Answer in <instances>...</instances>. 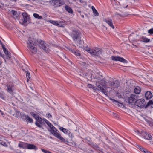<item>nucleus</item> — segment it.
<instances>
[{
	"label": "nucleus",
	"instance_id": "f257e3e1",
	"mask_svg": "<svg viewBox=\"0 0 153 153\" xmlns=\"http://www.w3.org/2000/svg\"><path fill=\"white\" fill-rule=\"evenodd\" d=\"M102 79L97 78V81L96 82V85L97 87L99 88L98 90L101 91L105 94L106 92L105 89L108 88H110L114 89V88H117L119 85V82L118 80H115L113 81H109L108 84L106 85L105 80Z\"/></svg>",
	"mask_w": 153,
	"mask_h": 153
},
{
	"label": "nucleus",
	"instance_id": "f03ea898",
	"mask_svg": "<svg viewBox=\"0 0 153 153\" xmlns=\"http://www.w3.org/2000/svg\"><path fill=\"white\" fill-rule=\"evenodd\" d=\"M80 33L76 30H74L70 33V36L73 41L76 44H80L82 42L80 36Z\"/></svg>",
	"mask_w": 153,
	"mask_h": 153
},
{
	"label": "nucleus",
	"instance_id": "7ed1b4c3",
	"mask_svg": "<svg viewBox=\"0 0 153 153\" xmlns=\"http://www.w3.org/2000/svg\"><path fill=\"white\" fill-rule=\"evenodd\" d=\"M27 44V47L29 51H30L32 53V54L30 53V54H35L37 52V49L36 47L33 46L34 44L33 43V40L30 37L29 38Z\"/></svg>",
	"mask_w": 153,
	"mask_h": 153
},
{
	"label": "nucleus",
	"instance_id": "20e7f679",
	"mask_svg": "<svg viewBox=\"0 0 153 153\" xmlns=\"http://www.w3.org/2000/svg\"><path fill=\"white\" fill-rule=\"evenodd\" d=\"M48 2L55 8L60 7L65 4L63 0H50Z\"/></svg>",
	"mask_w": 153,
	"mask_h": 153
},
{
	"label": "nucleus",
	"instance_id": "39448f33",
	"mask_svg": "<svg viewBox=\"0 0 153 153\" xmlns=\"http://www.w3.org/2000/svg\"><path fill=\"white\" fill-rule=\"evenodd\" d=\"M85 51L92 55H95L98 56L101 54L102 52L100 49L97 48L91 50L90 48H86L85 49Z\"/></svg>",
	"mask_w": 153,
	"mask_h": 153
},
{
	"label": "nucleus",
	"instance_id": "423d86ee",
	"mask_svg": "<svg viewBox=\"0 0 153 153\" xmlns=\"http://www.w3.org/2000/svg\"><path fill=\"white\" fill-rule=\"evenodd\" d=\"M37 41L39 44V46L40 48L43 49L47 53L49 52L50 50L48 45L45 43L43 41L40 39L38 40Z\"/></svg>",
	"mask_w": 153,
	"mask_h": 153
},
{
	"label": "nucleus",
	"instance_id": "0eeeda50",
	"mask_svg": "<svg viewBox=\"0 0 153 153\" xmlns=\"http://www.w3.org/2000/svg\"><path fill=\"white\" fill-rule=\"evenodd\" d=\"M23 16V18L20 19V22L22 24H24L27 22H29L30 17L28 14L25 12H23L22 13Z\"/></svg>",
	"mask_w": 153,
	"mask_h": 153
},
{
	"label": "nucleus",
	"instance_id": "6e6552de",
	"mask_svg": "<svg viewBox=\"0 0 153 153\" xmlns=\"http://www.w3.org/2000/svg\"><path fill=\"white\" fill-rule=\"evenodd\" d=\"M135 104L137 105L138 107L142 108L145 105V102L144 99H137L135 102Z\"/></svg>",
	"mask_w": 153,
	"mask_h": 153
},
{
	"label": "nucleus",
	"instance_id": "1a4fd4ad",
	"mask_svg": "<svg viewBox=\"0 0 153 153\" xmlns=\"http://www.w3.org/2000/svg\"><path fill=\"white\" fill-rule=\"evenodd\" d=\"M138 98V96L135 94H131L130 97H129L128 101L129 103H132L134 101L135 102Z\"/></svg>",
	"mask_w": 153,
	"mask_h": 153
},
{
	"label": "nucleus",
	"instance_id": "9d476101",
	"mask_svg": "<svg viewBox=\"0 0 153 153\" xmlns=\"http://www.w3.org/2000/svg\"><path fill=\"white\" fill-rule=\"evenodd\" d=\"M111 59L114 61H119L124 63H127V61L122 57L119 56H112Z\"/></svg>",
	"mask_w": 153,
	"mask_h": 153
},
{
	"label": "nucleus",
	"instance_id": "9b49d317",
	"mask_svg": "<svg viewBox=\"0 0 153 153\" xmlns=\"http://www.w3.org/2000/svg\"><path fill=\"white\" fill-rule=\"evenodd\" d=\"M48 130L56 137H57V136L58 135V134H59L57 132L58 131L53 126L52 127L50 128Z\"/></svg>",
	"mask_w": 153,
	"mask_h": 153
},
{
	"label": "nucleus",
	"instance_id": "f8f14e48",
	"mask_svg": "<svg viewBox=\"0 0 153 153\" xmlns=\"http://www.w3.org/2000/svg\"><path fill=\"white\" fill-rule=\"evenodd\" d=\"M141 135L143 136L145 139L150 140L152 139V137L151 135L148 134L145 131H142L141 132Z\"/></svg>",
	"mask_w": 153,
	"mask_h": 153
},
{
	"label": "nucleus",
	"instance_id": "ddd939ff",
	"mask_svg": "<svg viewBox=\"0 0 153 153\" xmlns=\"http://www.w3.org/2000/svg\"><path fill=\"white\" fill-rule=\"evenodd\" d=\"M0 144L6 147H7L8 146L6 140L5 139L4 137L2 136H0Z\"/></svg>",
	"mask_w": 153,
	"mask_h": 153
},
{
	"label": "nucleus",
	"instance_id": "4468645a",
	"mask_svg": "<svg viewBox=\"0 0 153 153\" xmlns=\"http://www.w3.org/2000/svg\"><path fill=\"white\" fill-rule=\"evenodd\" d=\"M104 21L108 24L109 26L113 29H114V27L113 25L112 22V20L111 19L109 18H107L104 20Z\"/></svg>",
	"mask_w": 153,
	"mask_h": 153
},
{
	"label": "nucleus",
	"instance_id": "2eb2a0df",
	"mask_svg": "<svg viewBox=\"0 0 153 153\" xmlns=\"http://www.w3.org/2000/svg\"><path fill=\"white\" fill-rule=\"evenodd\" d=\"M26 149H34L35 150L37 149V148L34 145L32 144H26Z\"/></svg>",
	"mask_w": 153,
	"mask_h": 153
},
{
	"label": "nucleus",
	"instance_id": "dca6fc26",
	"mask_svg": "<svg viewBox=\"0 0 153 153\" xmlns=\"http://www.w3.org/2000/svg\"><path fill=\"white\" fill-rule=\"evenodd\" d=\"M152 93L150 91H147L145 94V97L146 99H150L152 97Z\"/></svg>",
	"mask_w": 153,
	"mask_h": 153
},
{
	"label": "nucleus",
	"instance_id": "f3484780",
	"mask_svg": "<svg viewBox=\"0 0 153 153\" xmlns=\"http://www.w3.org/2000/svg\"><path fill=\"white\" fill-rule=\"evenodd\" d=\"M65 8L66 10L69 13L71 14L73 13V10H72V8L69 6L68 5H66L65 7Z\"/></svg>",
	"mask_w": 153,
	"mask_h": 153
},
{
	"label": "nucleus",
	"instance_id": "a211bd4d",
	"mask_svg": "<svg viewBox=\"0 0 153 153\" xmlns=\"http://www.w3.org/2000/svg\"><path fill=\"white\" fill-rule=\"evenodd\" d=\"M70 51H71L76 56H80V54L79 51L76 50H74L71 49H70Z\"/></svg>",
	"mask_w": 153,
	"mask_h": 153
},
{
	"label": "nucleus",
	"instance_id": "6ab92c4d",
	"mask_svg": "<svg viewBox=\"0 0 153 153\" xmlns=\"http://www.w3.org/2000/svg\"><path fill=\"white\" fill-rule=\"evenodd\" d=\"M140 41L142 42L147 43L150 41V39L146 37L143 36L141 38Z\"/></svg>",
	"mask_w": 153,
	"mask_h": 153
},
{
	"label": "nucleus",
	"instance_id": "aec40b11",
	"mask_svg": "<svg viewBox=\"0 0 153 153\" xmlns=\"http://www.w3.org/2000/svg\"><path fill=\"white\" fill-rule=\"evenodd\" d=\"M134 92L137 94H139L140 92V87L138 86L135 87L134 89Z\"/></svg>",
	"mask_w": 153,
	"mask_h": 153
},
{
	"label": "nucleus",
	"instance_id": "412c9836",
	"mask_svg": "<svg viewBox=\"0 0 153 153\" xmlns=\"http://www.w3.org/2000/svg\"><path fill=\"white\" fill-rule=\"evenodd\" d=\"M37 118H36L37 121L40 124H45V121L40 117L39 118L38 117H36Z\"/></svg>",
	"mask_w": 153,
	"mask_h": 153
},
{
	"label": "nucleus",
	"instance_id": "4be33fe9",
	"mask_svg": "<svg viewBox=\"0 0 153 153\" xmlns=\"http://www.w3.org/2000/svg\"><path fill=\"white\" fill-rule=\"evenodd\" d=\"M91 9L92 10L94 15L96 16H98L99 15V13L93 6H92L91 7Z\"/></svg>",
	"mask_w": 153,
	"mask_h": 153
},
{
	"label": "nucleus",
	"instance_id": "5701e85b",
	"mask_svg": "<svg viewBox=\"0 0 153 153\" xmlns=\"http://www.w3.org/2000/svg\"><path fill=\"white\" fill-rule=\"evenodd\" d=\"M59 129L61 131H62L65 134H67L68 133L69 131L68 130L62 127H60L59 128Z\"/></svg>",
	"mask_w": 153,
	"mask_h": 153
},
{
	"label": "nucleus",
	"instance_id": "b1692460",
	"mask_svg": "<svg viewBox=\"0 0 153 153\" xmlns=\"http://www.w3.org/2000/svg\"><path fill=\"white\" fill-rule=\"evenodd\" d=\"M27 123L30 122L32 123L33 122V120L31 118H30L28 116H27V117L25 119Z\"/></svg>",
	"mask_w": 153,
	"mask_h": 153
},
{
	"label": "nucleus",
	"instance_id": "393cba45",
	"mask_svg": "<svg viewBox=\"0 0 153 153\" xmlns=\"http://www.w3.org/2000/svg\"><path fill=\"white\" fill-rule=\"evenodd\" d=\"M87 86L88 87L92 88L94 90H96L97 89V90H98V89H99V88H98V87L97 88H97L96 87L94 86L93 85L91 84H88Z\"/></svg>",
	"mask_w": 153,
	"mask_h": 153
},
{
	"label": "nucleus",
	"instance_id": "a878e982",
	"mask_svg": "<svg viewBox=\"0 0 153 153\" xmlns=\"http://www.w3.org/2000/svg\"><path fill=\"white\" fill-rule=\"evenodd\" d=\"M60 139L63 142H68V141H66L60 135V134H58V135L56 137Z\"/></svg>",
	"mask_w": 153,
	"mask_h": 153
},
{
	"label": "nucleus",
	"instance_id": "bb28decb",
	"mask_svg": "<svg viewBox=\"0 0 153 153\" xmlns=\"http://www.w3.org/2000/svg\"><path fill=\"white\" fill-rule=\"evenodd\" d=\"M26 144L25 143H19L18 144V146L20 148L26 149Z\"/></svg>",
	"mask_w": 153,
	"mask_h": 153
},
{
	"label": "nucleus",
	"instance_id": "cd10ccee",
	"mask_svg": "<svg viewBox=\"0 0 153 153\" xmlns=\"http://www.w3.org/2000/svg\"><path fill=\"white\" fill-rule=\"evenodd\" d=\"M33 16L35 18L38 19H41L42 18L41 16L39 15L37 13H34L33 14Z\"/></svg>",
	"mask_w": 153,
	"mask_h": 153
},
{
	"label": "nucleus",
	"instance_id": "c85d7f7f",
	"mask_svg": "<svg viewBox=\"0 0 153 153\" xmlns=\"http://www.w3.org/2000/svg\"><path fill=\"white\" fill-rule=\"evenodd\" d=\"M45 123L47 124L48 126L50 127V128L52 127L53 126L51 124L49 121L48 120H45Z\"/></svg>",
	"mask_w": 153,
	"mask_h": 153
},
{
	"label": "nucleus",
	"instance_id": "c756f323",
	"mask_svg": "<svg viewBox=\"0 0 153 153\" xmlns=\"http://www.w3.org/2000/svg\"><path fill=\"white\" fill-rule=\"evenodd\" d=\"M26 76L27 78V81H28L29 80V79L30 78V74L29 72L27 71L26 72Z\"/></svg>",
	"mask_w": 153,
	"mask_h": 153
},
{
	"label": "nucleus",
	"instance_id": "7c9ffc66",
	"mask_svg": "<svg viewBox=\"0 0 153 153\" xmlns=\"http://www.w3.org/2000/svg\"><path fill=\"white\" fill-rule=\"evenodd\" d=\"M145 120L148 123L150 126L153 127V122L150 121L147 119H146Z\"/></svg>",
	"mask_w": 153,
	"mask_h": 153
},
{
	"label": "nucleus",
	"instance_id": "2f4dec72",
	"mask_svg": "<svg viewBox=\"0 0 153 153\" xmlns=\"http://www.w3.org/2000/svg\"><path fill=\"white\" fill-rule=\"evenodd\" d=\"M28 115H25L24 113H22L21 115L20 116V117L21 118H23L25 120L26 118L27 117V116Z\"/></svg>",
	"mask_w": 153,
	"mask_h": 153
},
{
	"label": "nucleus",
	"instance_id": "473e14b6",
	"mask_svg": "<svg viewBox=\"0 0 153 153\" xmlns=\"http://www.w3.org/2000/svg\"><path fill=\"white\" fill-rule=\"evenodd\" d=\"M139 149L142 152H144L145 153V152H146V149H144L142 148L141 146H139Z\"/></svg>",
	"mask_w": 153,
	"mask_h": 153
},
{
	"label": "nucleus",
	"instance_id": "72a5a7b5",
	"mask_svg": "<svg viewBox=\"0 0 153 153\" xmlns=\"http://www.w3.org/2000/svg\"><path fill=\"white\" fill-rule=\"evenodd\" d=\"M7 91L9 93L12 92V88L10 86H7Z\"/></svg>",
	"mask_w": 153,
	"mask_h": 153
},
{
	"label": "nucleus",
	"instance_id": "f704fd0d",
	"mask_svg": "<svg viewBox=\"0 0 153 153\" xmlns=\"http://www.w3.org/2000/svg\"><path fill=\"white\" fill-rule=\"evenodd\" d=\"M35 124L36 125V126L39 127L41 128L42 127V126L41 125V124H40L38 122H36L35 123Z\"/></svg>",
	"mask_w": 153,
	"mask_h": 153
},
{
	"label": "nucleus",
	"instance_id": "c9c22d12",
	"mask_svg": "<svg viewBox=\"0 0 153 153\" xmlns=\"http://www.w3.org/2000/svg\"><path fill=\"white\" fill-rule=\"evenodd\" d=\"M149 33L152 34H153V28H151L148 30Z\"/></svg>",
	"mask_w": 153,
	"mask_h": 153
},
{
	"label": "nucleus",
	"instance_id": "e433bc0d",
	"mask_svg": "<svg viewBox=\"0 0 153 153\" xmlns=\"http://www.w3.org/2000/svg\"><path fill=\"white\" fill-rule=\"evenodd\" d=\"M16 115L18 116V117H20V116L21 115L22 113H21L20 111H16Z\"/></svg>",
	"mask_w": 153,
	"mask_h": 153
},
{
	"label": "nucleus",
	"instance_id": "4c0bfd02",
	"mask_svg": "<svg viewBox=\"0 0 153 153\" xmlns=\"http://www.w3.org/2000/svg\"><path fill=\"white\" fill-rule=\"evenodd\" d=\"M5 54L7 55V56L9 58H10L11 54L8 51L6 53V54Z\"/></svg>",
	"mask_w": 153,
	"mask_h": 153
},
{
	"label": "nucleus",
	"instance_id": "58836bf2",
	"mask_svg": "<svg viewBox=\"0 0 153 153\" xmlns=\"http://www.w3.org/2000/svg\"><path fill=\"white\" fill-rule=\"evenodd\" d=\"M11 12L13 15L14 16L16 15L17 13V12L16 11H14V10H12L11 11Z\"/></svg>",
	"mask_w": 153,
	"mask_h": 153
},
{
	"label": "nucleus",
	"instance_id": "ea45409f",
	"mask_svg": "<svg viewBox=\"0 0 153 153\" xmlns=\"http://www.w3.org/2000/svg\"><path fill=\"white\" fill-rule=\"evenodd\" d=\"M153 104V102L152 100H149L147 103V105H152Z\"/></svg>",
	"mask_w": 153,
	"mask_h": 153
},
{
	"label": "nucleus",
	"instance_id": "a19ab883",
	"mask_svg": "<svg viewBox=\"0 0 153 153\" xmlns=\"http://www.w3.org/2000/svg\"><path fill=\"white\" fill-rule=\"evenodd\" d=\"M93 147L96 150H98L99 149V147L96 144H94L93 145Z\"/></svg>",
	"mask_w": 153,
	"mask_h": 153
},
{
	"label": "nucleus",
	"instance_id": "79ce46f5",
	"mask_svg": "<svg viewBox=\"0 0 153 153\" xmlns=\"http://www.w3.org/2000/svg\"><path fill=\"white\" fill-rule=\"evenodd\" d=\"M41 150L42 151V152H43L44 153H49L50 152H49L47 150H45L43 149H42Z\"/></svg>",
	"mask_w": 153,
	"mask_h": 153
},
{
	"label": "nucleus",
	"instance_id": "37998d69",
	"mask_svg": "<svg viewBox=\"0 0 153 153\" xmlns=\"http://www.w3.org/2000/svg\"><path fill=\"white\" fill-rule=\"evenodd\" d=\"M110 99L113 102H117V103H119V102L117 101V100H115L114 99H112L111 98H110Z\"/></svg>",
	"mask_w": 153,
	"mask_h": 153
},
{
	"label": "nucleus",
	"instance_id": "c03bdc74",
	"mask_svg": "<svg viewBox=\"0 0 153 153\" xmlns=\"http://www.w3.org/2000/svg\"><path fill=\"white\" fill-rule=\"evenodd\" d=\"M3 49L4 53L5 54H6V53L8 51V50L7 49L4 47H3Z\"/></svg>",
	"mask_w": 153,
	"mask_h": 153
},
{
	"label": "nucleus",
	"instance_id": "a18cd8bd",
	"mask_svg": "<svg viewBox=\"0 0 153 153\" xmlns=\"http://www.w3.org/2000/svg\"><path fill=\"white\" fill-rule=\"evenodd\" d=\"M134 132L139 135H140V134L141 135V133H140L139 131L138 130H136V131H134Z\"/></svg>",
	"mask_w": 153,
	"mask_h": 153
},
{
	"label": "nucleus",
	"instance_id": "49530a36",
	"mask_svg": "<svg viewBox=\"0 0 153 153\" xmlns=\"http://www.w3.org/2000/svg\"><path fill=\"white\" fill-rule=\"evenodd\" d=\"M47 117L48 118H51L52 117V115L50 113H48L47 114Z\"/></svg>",
	"mask_w": 153,
	"mask_h": 153
},
{
	"label": "nucleus",
	"instance_id": "de8ad7c7",
	"mask_svg": "<svg viewBox=\"0 0 153 153\" xmlns=\"http://www.w3.org/2000/svg\"><path fill=\"white\" fill-rule=\"evenodd\" d=\"M53 25H54L56 26H58L59 25L58 22H57V21H55V23H54Z\"/></svg>",
	"mask_w": 153,
	"mask_h": 153
},
{
	"label": "nucleus",
	"instance_id": "09e8293b",
	"mask_svg": "<svg viewBox=\"0 0 153 153\" xmlns=\"http://www.w3.org/2000/svg\"><path fill=\"white\" fill-rule=\"evenodd\" d=\"M0 97L3 99H4V97L3 95L1 93H0Z\"/></svg>",
	"mask_w": 153,
	"mask_h": 153
},
{
	"label": "nucleus",
	"instance_id": "8fccbe9b",
	"mask_svg": "<svg viewBox=\"0 0 153 153\" xmlns=\"http://www.w3.org/2000/svg\"><path fill=\"white\" fill-rule=\"evenodd\" d=\"M49 22L53 24L54 23H55V21L52 20H51L49 21Z\"/></svg>",
	"mask_w": 153,
	"mask_h": 153
},
{
	"label": "nucleus",
	"instance_id": "3c124183",
	"mask_svg": "<svg viewBox=\"0 0 153 153\" xmlns=\"http://www.w3.org/2000/svg\"><path fill=\"white\" fill-rule=\"evenodd\" d=\"M31 114L33 116V117H35L36 116V117L37 116V117H38V116L36 115V114H34L33 112H31Z\"/></svg>",
	"mask_w": 153,
	"mask_h": 153
},
{
	"label": "nucleus",
	"instance_id": "603ef678",
	"mask_svg": "<svg viewBox=\"0 0 153 153\" xmlns=\"http://www.w3.org/2000/svg\"><path fill=\"white\" fill-rule=\"evenodd\" d=\"M0 56L3 58L4 57V55L3 54H2L1 52V54H0Z\"/></svg>",
	"mask_w": 153,
	"mask_h": 153
},
{
	"label": "nucleus",
	"instance_id": "864d4df0",
	"mask_svg": "<svg viewBox=\"0 0 153 153\" xmlns=\"http://www.w3.org/2000/svg\"><path fill=\"white\" fill-rule=\"evenodd\" d=\"M145 153H152L151 152H149V151H147V150H146V152H145Z\"/></svg>",
	"mask_w": 153,
	"mask_h": 153
},
{
	"label": "nucleus",
	"instance_id": "5fc2aeb1",
	"mask_svg": "<svg viewBox=\"0 0 153 153\" xmlns=\"http://www.w3.org/2000/svg\"><path fill=\"white\" fill-rule=\"evenodd\" d=\"M74 1H77V2L79 1V2H81V0H73Z\"/></svg>",
	"mask_w": 153,
	"mask_h": 153
},
{
	"label": "nucleus",
	"instance_id": "6e6d98bb",
	"mask_svg": "<svg viewBox=\"0 0 153 153\" xmlns=\"http://www.w3.org/2000/svg\"><path fill=\"white\" fill-rule=\"evenodd\" d=\"M0 113H1V115H2L3 114V112H2V111L1 110H0Z\"/></svg>",
	"mask_w": 153,
	"mask_h": 153
},
{
	"label": "nucleus",
	"instance_id": "4d7b16f0",
	"mask_svg": "<svg viewBox=\"0 0 153 153\" xmlns=\"http://www.w3.org/2000/svg\"><path fill=\"white\" fill-rule=\"evenodd\" d=\"M113 115L114 116H117V114L115 113H113Z\"/></svg>",
	"mask_w": 153,
	"mask_h": 153
},
{
	"label": "nucleus",
	"instance_id": "13d9d810",
	"mask_svg": "<svg viewBox=\"0 0 153 153\" xmlns=\"http://www.w3.org/2000/svg\"><path fill=\"white\" fill-rule=\"evenodd\" d=\"M17 1H18V0H11V1H14V2H16Z\"/></svg>",
	"mask_w": 153,
	"mask_h": 153
},
{
	"label": "nucleus",
	"instance_id": "bf43d9fd",
	"mask_svg": "<svg viewBox=\"0 0 153 153\" xmlns=\"http://www.w3.org/2000/svg\"><path fill=\"white\" fill-rule=\"evenodd\" d=\"M81 17L82 18H84V15H81Z\"/></svg>",
	"mask_w": 153,
	"mask_h": 153
},
{
	"label": "nucleus",
	"instance_id": "052dcab7",
	"mask_svg": "<svg viewBox=\"0 0 153 153\" xmlns=\"http://www.w3.org/2000/svg\"><path fill=\"white\" fill-rule=\"evenodd\" d=\"M133 45L134 46V47H137V46H136V45H135L134 44H133Z\"/></svg>",
	"mask_w": 153,
	"mask_h": 153
},
{
	"label": "nucleus",
	"instance_id": "680f3d73",
	"mask_svg": "<svg viewBox=\"0 0 153 153\" xmlns=\"http://www.w3.org/2000/svg\"><path fill=\"white\" fill-rule=\"evenodd\" d=\"M2 48H3V47H4V45H2Z\"/></svg>",
	"mask_w": 153,
	"mask_h": 153
},
{
	"label": "nucleus",
	"instance_id": "e2e57ef3",
	"mask_svg": "<svg viewBox=\"0 0 153 153\" xmlns=\"http://www.w3.org/2000/svg\"><path fill=\"white\" fill-rule=\"evenodd\" d=\"M120 104H121V105H122V104L121 103H120Z\"/></svg>",
	"mask_w": 153,
	"mask_h": 153
},
{
	"label": "nucleus",
	"instance_id": "0e129e2a",
	"mask_svg": "<svg viewBox=\"0 0 153 153\" xmlns=\"http://www.w3.org/2000/svg\"><path fill=\"white\" fill-rule=\"evenodd\" d=\"M63 56H64V57H65V56L64 55Z\"/></svg>",
	"mask_w": 153,
	"mask_h": 153
},
{
	"label": "nucleus",
	"instance_id": "69168bd1",
	"mask_svg": "<svg viewBox=\"0 0 153 153\" xmlns=\"http://www.w3.org/2000/svg\"><path fill=\"white\" fill-rule=\"evenodd\" d=\"M79 13H80V12H81V11H79Z\"/></svg>",
	"mask_w": 153,
	"mask_h": 153
},
{
	"label": "nucleus",
	"instance_id": "338daca9",
	"mask_svg": "<svg viewBox=\"0 0 153 153\" xmlns=\"http://www.w3.org/2000/svg\"><path fill=\"white\" fill-rule=\"evenodd\" d=\"M49 153H51V152H50Z\"/></svg>",
	"mask_w": 153,
	"mask_h": 153
},
{
	"label": "nucleus",
	"instance_id": "774afa93",
	"mask_svg": "<svg viewBox=\"0 0 153 153\" xmlns=\"http://www.w3.org/2000/svg\"><path fill=\"white\" fill-rule=\"evenodd\" d=\"M1 51H0V54H1Z\"/></svg>",
	"mask_w": 153,
	"mask_h": 153
}]
</instances>
